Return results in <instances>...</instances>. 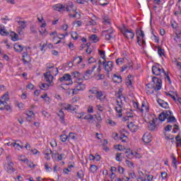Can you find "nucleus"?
<instances>
[{"label":"nucleus","mask_w":181,"mask_h":181,"mask_svg":"<svg viewBox=\"0 0 181 181\" xmlns=\"http://www.w3.org/2000/svg\"><path fill=\"white\" fill-rule=\"evenodd\" d=\"M114 31L112 30H107L103 31V33H107L105 35V39L106 40H111L112 39V33Z\"/></svg>","instance_id":"18"},{"label":"nucleus","mask_w":181,"mask_h":181,"mask_svg":"<svg viewBox=\"0 0 181 181\" xmlns=\"http://www.w3.org/2000/svg\"><path fill=\"white\" fill-rule=\"evenodd\" d=\"M122 155H124V153H116V160L117 162H122V159H121Z\"/></svg>","instance_id":"39"},{"label":"nucleus","mask_w":181,"mask_h":181,"mask_svg":"<svg viewBox=\"0 0 181 181\" xmlns=\"http://www.w3.org/2000/svg\"><path fill=\"white\" fill-rule=\"evenodd\" d=\"M65 110H70V111H74V107H73V105L69 104L65 107Z\"/></svg>","instance_id":"52"},{"label":"nucleus","mask_w":181,"mask_h":181,"mask_svg":"<svg viewBox=\"0 0 181 181\" xmlns=\"http://www.w3.org/2000/svg\"><path fill=\"white\" fill-rule=\"evenodd\" d=\"M114 78H117V80L115 81V83H122V78L119 75L114 74L113 75Z\"/></svg>","instance_id":"34"},{"label":"nucleus","mask_w":181,"mask_h":181,"mask_svg":"<svg viewBox=\"0 0 181 181\" xmlns=\"http://www.w3.org/2000/svg\"><path fill=\"white\" fill-rule=\"evenodd\" d=\"M90 40H93V43H97V42H98L100 40L98 39V37L97 36V35H92L90 37Z\"/></svg>","instance_id":"33"},{"label":"nucleus","mask_w":181,"mask_h":181,"mask_svg":"<svg viewBox=\"0 0 181 181\" xmlns=\"http://www.w3.org/2000/svg\"><path fill=\"white\" fill-rule=\"evenodd\" d=\"M45 170H47V172L52 171V168H50V166H49V164L45 163Z\"/></svg>","instance_id":"60"},{"label":"nucleus","mask_w":181,"mask_h":181,"mask_svg":"<svg viewBox=\"0 0 181 181\" xmlns=\"http://www.w3.org/2000/svg\"><path fill=\"white\" fill-rule=\"evenodd\" d=\"M30 62V57H29V54L27 52H24L23 53V62L24 64H26V63H29Z\"/></svg>","instance_id":"17"},{"label":"nucleus","mask_w":181,"mask_h":181,"mask_svg":"<svg viewBox=\"0 0 181 181\" xmlns=\"http://www.w3.org/2000/svg\"><path fill=\"white\" fill-rule=\"evenodd\" d=\"M128 128L130 129L132 132H136L138 131V126H136L134 122H131L129 124L127 125Z\"/></svg>","instance_id":"21"},{"label":"nucleus","mask_w":181,"mask_h":181,"mask_svg":"<svg viewBox=\"0 0 181 181\" xmlns=\"http://www.w3.org/2000/svg\"><path fill=\"white\" fill-rule=\"evenodd\" d=\"M100 2V5L101 6H105L106 5H108V2L107 1V0H99Z\"/></svg>","instance_id":"55"},{"label":"nucleus","mask_w":181,"mask_h":181,"mask_svg":"<svg viewBox=\"0 0 181 181\" xmlns=\"http://www.w3.org/2000/svg\"><path fill=\"white\" fill-rule=\"evenodd\" d=\"M52 71H47L45 74H44V76H45V80L47 83H49V84L47 83H41V85L40 86V88L41 90H49V87L50 86V84H52V83L53 82V75L51 74Z\"/></svg>","instance_id":"3"},{"label":"nucleus","mask_w":181,"mask_h":181,"mask_svg":"<svg viewBox=\"0 0 181 181\" xmlns=\"http://www.w3.org/2000/svg\"><path fill=\"white\" fill-rule=\"evenodd\" d=\"M118 107H116V111L119 113V117H122V100H117Z\"/></svg>","instance_id":"14"},{"label":"nucleus","mask_w":181,"mask_h":181,"mask_svg":"<svg viewBox=\"0 0 181 181\" xmlns=\"http://www.w3.org/2000/svg\"><path fill=\"white\" fill-rule=\"evenodd\" d=\"M93 18H90V20L86 23V26H95V25H97V22H95V21H97V16H93Z\"/></svg>","instance_id":"20"},{"label":"nucleus","mask_w":181,"mask_h":181,"mask_svg":"<svg viewBox=\"0 0 181 181\" xmlns=\"http://www.w3.org/2000/svg\"><path fill=\"white\" fill-rule=\"evenodd\" d=\"M18 159L19 160H21V162H24V163H26V162H28V159L25 158L23 156H20L18 157Z\"/></svg>","instance_id":"53"},{"label":"nucleus","mask_w":181,"mask_h":181,"mask_svg":"<svg viewBox=\"0 0 181 181\" xmlns=\"http://www.w3.org/2000/svg\"><path fill=\"white\" fill-rule=\"evenodd\" d=\"M95 69H97V66L93 65L91 69L87 70L86 71L85 76H83V78H86L87 76H91V74H93V72L94 71V70H95Z\"/></svg>","instance_id":"22"},{"label":"nucleus","mask_w":181,"mask_h":181,"mask_svg":"<svg viewBox=\"0 0 181 181\" xmlns=\"http://www.w3.org/2000/svg\"><path fill=\"white\" fill-rule=\"evenodd\" d=\"M13 163L9 162L5 167V170H6L7 173H9L10 175L13 173L15 172V168H13Z\"/></svg>","instance_id":"12"},{"label":"nucleus","mask_w":181,"mask_h":181,"mask_svg":"<svg viewBox=\"0 0 181 181\" xmlns=\"http://www.w3.org/2000/svg\"><path fill=\"white\" fill-rule=\"evenodd\" d=\"M83 119H90V121H93L94 119V116L93 115H86L84 117Z\"/></svg>","instance_id":"45"},{"label":"nucleus","mask_w":181,"mask_h":181,"mask_svg":"<svg viewBox=\"0 0 181 181\" xmlns=\"http://www.w3.org/2000/svg\"><path fill=\"white\" fill-rule=\"evenodd\" d=\"M124 62V58H119L116 60L117 64H121Z\"/></svg>","instance_id":"63"},{"label":"nucleus","mask_w":181,"mask_h":181,"mask_svg":"<svg viewBox=\"0 0 181 181\" xmlns=\"http://www.w3.org/2000/svg\"><path fill=\"white\" fill-rule=\"evenodd\" d=\"M144 144H149L152 142V134L151 133H145L142 137Z\"/></svg>","instance_id":"13"},{"label":"nucleus","mask_w":181,"mask_h":181,"mask_svg":"<svg viewBox=\"0 0 181 181\" xmlns=\"http://www.w3.org/2000/svg\"><path fill=\"white\" fill-rule=\"evenodd\" d=\"M98 170V167H97V165H90V172H92V173H95Z\"/></svg>","instance_id":"38"},{"label":"nucleus","mask_w":181,"mask_h":181,"mask_svg":"<svg viewBox=\"0 0 181 181\" xmlns=\"http://www.w3.org/2000/svg\"><path fill=\"white\" fill-rule=\"evenodd\" d=\"M173 112L170 110H165L161 112L158 116V119L163 122L165 119H167V122H176V117L172 115Z\"/></svg>","instance_id":"2"},{"label":"nucleus","mask_w":181,"mask_h":181,"mask_svg":"<svg viewBox=\"0 0 181 181\" xmlns=\"http://www.w3.org/2000/svg\"><path fill=\"white\" fill-rule=\"evenodd\" d=\"M152 73L155 76H160L163 73V69L159 64H156L152 66Z\"/></svg>","instance_id":"7"},{"label":"nucleus","mask_w":181,"mask_h":181,"mask_svg":"<svg viewBox=\"0 0 181 181\" xmlns=\"http://www.w3.org/2000/svg\"><path fill=\"white\" fill-rule=\"evenodd\" d=\"M18 23L19 25V28H21V29H25L26 28V21H18Z\"/></svg>","instance_id":"35"},{"label":"nucleus","mask_w":181,"mask_h":181,"mask_svg":"<svg viewBox=\"0 0 181 181\" xmlns=\"http://www.w3.org/2000/svg\"><path fill=\"white\" fill-rule=\"evenodd\" d=\"M126 164L127 165V166H129V168H133L134 167V163H132L130 160H126Z\"/></svg>","instance_id":"57"},{"label":"nucleus","mask_w":181,"mask_h":181,"mask_svg":"<svg viewBox=\"0 0 181 181\" xmlns=\"http://www.w3.org/2000/svg\"><path fill=\"white\" fill-rule=\"evenodd\" d=\"M77 60H78V61L77 62ZM73 62H76V64H80V63H81V62H83V57L80 56V57H75V58L74 59V61H73Z\"/></svg>","instance_id":"36"},{"label":"nucleus","mask_w":181,"mask_h":181,"mask_svg":"<svg viewBox=\"0 0 181 181\" xmlns=\"http://www.w3.org/2000/svg\"><path fill=\"white\" fill-rule=\"evenodd\" d=\"M58 116L61 119L62 124H64V112H63L62 110H60L58 112Z\"/></svg>","instance_id":"25"},{"label":"nucleus","mask_w":181,"mask_h":181,"mask_svg":"<svg viewBox=\"0 0 181 181\" xmlns=\"http://www.w3.org/2000/svg\"><path fill=\"white\" fill-rule=\"evenodd\" d=\"M136 34L138 35L137 43L139 46H141L142 49H145V47H146V42H145V33H144V30L137 28L136 30ZM139 36H141V38H140Z\"/></svg>","instance_id":"4"},{"label":"nucleus","mask_w":181,"mask_h":181,"mask_svg":"<svg viewBox=\"0 0 181 181\" xmlns=\"http://www.w3.org/2000/svg\"><path fill=\"white\" fill-rule=\"evenodd\" d=\"M98 53H99L100 57H102L103 59V60H106L105 59V51L98 49Z\"/></svg>","instance_id":"40"},{"label":"nucleus","mask_w":181,"mask_h":181,"mask_svg":"<svg viewBox=\"0 0 181 181\" xmlns=\"http://www.w3.org/2000/svg\"><path fill=\"white\" fill-rule=\"evenodd\" d=\"M17 33H18V35H23V28H21V27H18Z\"/></svg>","instance_id":"58"},{"label":"nucleus","mask_w":181,"mask_h":181,"mask_svg":"<svg viewBox=\"0 0 181 181\" xmlns=\"http://www.w3.org/2000/svg\"><path fill=\"white\" fill-rule=\"evenodd\" d=\"M68 139H77V137L76 136V134L74 133H69L68 136Z\"/></svg>","instance_id":"47"},{"label":"nucleus","mask_w":181,"mask_h":181,"mask_svg":"<svg viewBox=\"0 0 181 181\" xmlns=\"http://www.w3.org/2000/svg\"><path fill=\"white\" fill-rule=\"evenodd\" d=\"M165 131H167L170 132V131H172V125L168 124L165 127Z\"/></svg>","instance_id":"61"},{"label":"nucleus","mask_w":181,"mask_h":181,"mask_svg":"<svg viewBox=\"0 0 181 181\" xmlns=\"http://www.w3.org/2000/svg\"><path fill=\"white\" fill-rule=\"evenodd\" d=\"M54 11H57L58 12H64V11H66V12H76V8L74 7V5H73V2H69L66 4H56L53 6Z\"/></svg>","instance_id":"1"},{"label":"nucleus","mask_w":181,"mask_h":181,"mask_svg":"<svg viewBox=\"0 0 181 181\" xmlns=\"http://www.w3.org/2000/svg\"><path fill=\"white\" fill-rule=\"evenodd\" d=\"M44 154L45 155V159H47V160H50V155H52V149L50 148H47L45 151H44Z\"/></svg>","instance_id":"23"},{"label":"nucleus","mask_w":181,"mask_h":181,"mask_svg":"<svg viewBox=\"0 0 181 181\" xmlns=\"http://www.w3.org/2000/svg\"><path fill=\"white\" fill-rule=\"evenodd\" d=\"M12 146H13L16 149H19V148L22 149L23 148V146H21V144L18 143H12Z\"/></svg>","instance_id":"48"},{"label":"nucleus","mask_w":181,"mask_h":181,"mask_svg":"<svg viewBox=\"0 0 181 181\" xmlns=\"http://www.w3.org/2000/svg\"><path fill=\"white\" fill-rule=\"evenodd\" d=\"M152 81L154 84H156V86L148 83L147 85V88H153V90L159 91V90L162 88V79H160V78L153 76L152 78Z\"/></svg>","instance_id":"5"},{"label":"nucleus","mask_w":181,"mask_h":181,"mask_svg":"<svg viewBox=\"0 0 181 181\" xmlns=\"http://www.w3.org/2000/svg\"><path fill=\"white\" fill-rule=\"evenodd\" d=\"M157 103L159 104L160 107H162V108H169V104H168V102H165V100L162 99H158Z\"/></svg>","instance_id":"16"},{"label":"nucleus","mask_w":181,"mask_h":181,"mask_svg":"<svg viewBox=\"0 0 181 181\" xmlns=\"http://www.w3.org/2000/svg\"><path fill=\"white\" fill-rule=\"evenodd\" d=\"M86 90V85L83 83H76L75 88L72 89V94H78V91Z\"/></svg>","instance_id":"9"},{"label":"nucleus","mask_w":181,"mask_h":181,"mask_svg":"<svg viewBox=\"0 0 181 181\" xmlns=\"http://www.w3.org/2000/svg\"><path fill=\"white\" fill-rule=\"evenodd\" d=\"M0 35H1V36H8L9 32L4 28H0Z\"/></svg>","instance_id":"32"},{"label":"nucleus","mask_w":181,"mask_h":181,"mask_svg":"<svg viewBox=\"0 0 181 181\" xmlns=\"http://www.w3.org/2000/svg\"><path fill=\"white\" fill-rule=\"evenodd\" d=\"M10 36L11 37V40H13V42H16V40H19V35H18L16 33L12 32Z\"/></svg>","instance_id":"26"},{"label":"nucleus","mask_w":181,"mask_h":181,"mask_svg":"<svg viewBox=\"0 0 181 181\" xmlns=\"http://www.w3.org/2000/svg\"><path fill=\"white\" fill-rule=\"evenodd\" d=\"M71 37L74 40H77V39H78V34H77L76 32H74L71 34Z\"/></svg>","instance_id":"54"},{"label":"nucleus","mask_w":181,"mask_h":181,"mask_svg":"<svg viewBox=\"0 0 181 181\" xmlns=\"http://www.w3.org/2000/svg\"><path fill=\"white\" fill-rule=\"evenodd\" d=\"M158 49V53L160 56V57H162V56H165V49H162L160 47H156Z\"/></svg>","instance_id":"29"},{"label":"nucleus","mask_w":181,"mask_h":181,"mask_svg":"<svg viewBox=\"0 0 181 181\" xmlns=\"http://www.w3.org/2000/svg\"><path fill=\"white\" fill-rule=\"evenodd\" d=\"M14 50H16V52H18L19 53H21V52H23V47L19 45V43H16L14 44Z\"/></svg>","instance_id":"24"},{"label":"nucleus","mask_w":181,"mask_h":181,"mask_svg":"<svg viewBox=\"0 0 181 181\" xmlns=\"http://www.w3.org/2000/svg\"><path fill=\"white\" fill-rule=\"evenodd\" d=\"M117 98L119 101H121V98H125L124 96H122V90L121 89L119 90L117 93Z\"/></svg>","instance_id":"42"},{"label":"nucleus","mask_w":181,"mask_h":181,"mask_svg":"<svg viewBox=\"0 0 181 181\" xmlns=\"http://www.w3.org/2000/svg\"><path fill=\"white\" fill-rule=\"evenodd\" d=\"M171 158H173V166L175 169H177V160H176V157H175L174 154H172Z\"/></svg>","instance_id":"31"},{"label":"nucleus","mask_w":181,"mask_h":181,"mask_svg":"<svg viewBox=\"0 0 181 181\" xmlns=\"http://www.w3.org/2000/svg\"><path fill=\"white\" fill-rule=\"evenodd\" d=\"M7 101H9V97L8 94H4L0 100V110H5V105Z\"/></svg>","instance_id":"10"},{"label":"nucleus","mask_w":181,"mask_h":181,"mask_svg":"<svg viewBox=\"0 0 181 181\" xmlns=\"http://www.w3.org/2000/svg\"><path fill=\"white\" fill-rule=\"evenodd\" d=\"M95 95L98 100H100V101H102L101 98L103 95H104V94H103V91L98 90Z\"/></svg>","instance_id":"41"},{"label":"nucleus","mask_w":181,"mask_h":181,"mask_svg":"<svg viewBox=\"0 0 181 181\" xmlns=\"http://www.w3.org/2000/svg\"><path fill=\"white\" fill-rule=\"evenodd\" d=\"M59 80L61 83H63V81H69V83H66V86L73 84V81H71V76H70L69 74H64L62 77L59 78Z\"/></svg>","instance_id":"11"},{"label":"nucleus","mask_w":181,"mask_h":181,"mask_svg":"<svg viewBox=\"0 0 181 181\" xmlns=\"http://www.w3.org/2000/svg\"><path fill=\"white\" fill-rule=\"evenodd\" d=\"M39 32H40V35H44L45 36H46V35H47V30H46V28H40L39 30Z\"/></svg>","instance_id":"49"},{"label":"nucleus","mask_w":181,"mask_h":181,"mask_svg":"<svg viewBox=\"0 0 181 181\" xmlns=\"http://www.w3.org/2000/svg\"><path fill=\"white\" fill-rule=\"evenodd\" d=\"M134 156H135V158H137L138 159L141 158V154H139V153H135V155H134V153L131 152L130 153H129L127 155V158H134Z\"/></svg>","instance_id":"27"},{"label":"nucleus","mask_w":181,"mask_h":181,"mask_svg":"<svg viewBox=\"0 0 181 181\" xmlns=\"http://www.w3.org/2000/svg\"><path fill=\"white\" fill-rule=\"evenodd\" d=\"M103 19V23H105V25H109L110 18H108L107 16H104Z\"/></svg>","instance_id":"51"},{"label":"nucleus","mask_w":181,"mask_h":181,"mask_svg":"<svg viewBox=\"0 0 181 181\" xmlns=\"http://www.w3.org/2000/svg\"><path fill=\"white\" fill-rule=\"evenodd\" d=\"M147 180L148 181H152L153 180V175H146Z\"/></svg>","instance_id":"64"},{"label":"nucleus","mask_w":181,"mask_h":181,"mask_svg":"<svg viewBox=\"0 0 181 181\" xmlns=\"http://www.w3.org/2000/svg\"><path fill=\"white\" fill-rule=\"evenodd\" d=\"M133 105H134V108H138L139 110V111H141V112H144V108H145L146 112H148L149 110L146 106H145V105L144 103H142L141 108H140V109H139V103H138L136 102H134Z\"/></svg>","instance_id":"15"},{"label":"nucleus","mask_w":181,"mask_h":181,"mask_svg":"<svg viewBox=\"0 0 181 181\" xmlns=\"http://www.w3.org/2000/svg\"><path fill=\"white\" fill-rule=\"evenodd\" d=\"M155 128H156V125L155 123V119H153L152 123H150V124L148 125V129L150 131H155Z\"/></svg>","instance_id":"28"},{"label":"nucleus","mask_w":181,"mask_h":181,"mask_svg":"<svg viewBox=\"0 0 181 181\" xmlns=\"http://www.w3.org/2000/svg\"><path fill=\"white\" fill-rule=\"evenodd\" d=\"M120 32L122 33L123 36L126 37V39H134L135 36V33L132 29H128L127 27H123Z\"/></svg>","instance_id":"6"},{"label":"nucleus","mask_w":181,"mask_h":181,"mask_svg":"<svg viewBox=\"0 0 181 181\" xmlns=\"http://www.w3.org/2000/svg\"><path fill=\"white\" fill-rule=\"evenodd\" d=\"M163 74L165 76V78H167L169 84H172V81L170 80V76H169V74L165 71V69H163Z\"/></svg>","instance_id":"30"},{"label":"nucleus","mask_w":181,"mask_h":181,"mask_svg":"<svg viewBox=\"0 0 181 181\" xmlns=\"http://www.w3.org/2000/svg\"><path fill=\"white\" fill-rule=\"evenodd\" d=\"M96 121H98V122L99 124H101V121H103V118H101V115L100 114H98L97 115H95Z\"/></svg>","instance_id":"50"},{"label":"nucleus","mask_w":181,"mask_h":181,"mask_svg":"<svg viewBox=\"0 0 181 181\" xmlns=\"http://www.w3.org/2000/svg\"><path fill=\"white\" fill-rule=\"evenodd\" d=\"M77 177L78 179H83L84 178V173H83V170H79L77 173Z\"/></svg>","instance_id":"43"},{"label":"nucleus","mask_w":181,"mask_h":181,"mask_svg":"<svg viewBox=\"0 0 181 181\" xmlns=\"http://www.w3.org/2000/svg\"><path fill=\"white\" fill-rule=\"evenodd\" d=\"M69 139V136L66 135V134H62L60 136V141H62V142H66V141H67Z\"/></svg>","instance_id":"37"},{"label":"nucleus","mask_w":181,"mask_h":181,"mask_svg":"<svg viewBox=\"0 0 181 181\" xmlns=\"http://www.w3.org/2000/svg\"><path fill=\"white\" fill-rule=\"evenodd\" d=\"M127 78L128 81L126 82V84L127 87H129V88H132V81L129 79V76H128Z\"/></svg>","instance_id":"44"},{"label":"nucleus","mask_w":181,"mask_h":181,"mask_svg":"<svg viewBox=\"0 0 181 181\" xmlns=\"http://www.w3.org/2000/svg\"><path fill=\"white\" fill-rule=\"evenodd\" d=\"M28 166H29V168H32V169H35V168L36 167V165L35 164H33V163H32L31 161H25Z\"/></svg>","instance_id":"46"},{"label":"nucleus","mask_w":181,"mask_h":181,"mask_svg":"<svg viewBox=\"0 0 181 181\" xmlns=\"http://www.w3.org/2000/svg\"><path fill=\"white\" fill-rule=\"evenodd\" d=\"M88 63L91 64V63H95V59H94L93 57L88 59Z\"/></svg>","instance_id":"62"},{"label":"nucleus","mask_w":181,"mask_h":181,"mask_svg":"<svg viewBox=\"0 0 181 181\" xmlns=\"http://www.w3.org/2000/svg\"><path fill=\"white\" fill-rule=\"evenodd\" d=\"M47 69H54L52 71H51V74H54V76H57V74H59V69L57 68H54V66L50 65V64H47Z\"/></svg>","instance_id":"19"},{"label":"nucleus","mask_w":181,"mask_h":181,"mask_svg":"<svg viewBox=\"0 0 181 181\" xmlns=\"http://www.w3.org/2000/svg\"><path fill=\"white\" fill-rule=\"evenodd\" d=\"M103 65L105 67V71L110 73V71H112V69H114V62L112 61L107 62L106 59L103 60Z\"/></svg>","instance_id":"8"},{"label":"nucleus","mask_w":181,"mask_h":181,"mask_svg":"<svg viewBox=\"0 0 181 181\" xmlns=\"http://www.w3.org/2000/svg\"><path fill=\"white\" fill-rule=\"evenodd\" d=\"M98 90L95 88H93L92 89L89 90V93H91V94H95L98 93Z\"/></svg>","instance_id":"59"},{"label":"nucleus","mask_w":181,"mask_h":181,"mask_svg":"<svg viewBox=\"0 0 181 181\" xmlns=\"http://www.w3.org/2000/svg\"><path fill=\"white\" fill-rule=\"evenodd\" d=\"M129 176L131 179H135L136 177V175L134 171H132L131 173H129Z\"/></svg>","instance_id":"56"}]
</instances>
